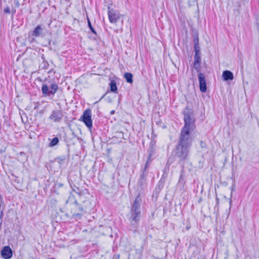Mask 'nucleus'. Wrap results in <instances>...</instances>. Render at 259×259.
<instances>
[{"label":"nucleus","instance_id":"24","mask_svg":"<svg viewBox=\"0 0 259 259\" xmlns=\"http://www.w3.org/2000/svg\"><path fill=\"white\" fill-rule=\"evenodd\" d=\"M66 156H59V157H58L56 158V160L57 161V162L60 163V164H62L63 163H64V161L66 160Z\"/></svg>","mask_w":259,"mask_h":259},{"label":"nucleus","instance_id":"7","mask_svg":"<svg viewBox=\"0 0 259 259\" xmlns=\"http://www.w3.org/2000/svg\"><path fill=\"white\" fill-rule=\"evenodd\" d=\"M73 208L71 209V212L73 216H81L83 211V208L78 204L76 200H75L72 203Z\"/></svg>","mask_w":259,"mask_h":259},{"label":"nucleus","instance_id":"1","mask_svg":"<svg viewBox=\"0 0 259 259\" xmlns=\"http://www.w3.org/2000/svg\"><path fill=\"white\" fill-rule=\"evenodd\" d=\"M192 139H187L179 137L174 152L175 156L180 162L188 160L189 148L191 145Z\"/></svg>","mask_w":259,"mask_h":259},{"label":"nucleus","instance_id":"17","mask_svg":"<svg viewBox=\"0 0 259 259\" xmlns=\"http://www.w3.org/2000/svg\"><path fill=\"white\" fill-rule=\"evenodd\" d=\"M124 77L125 78L126 81L127 82L130 83H133V74L131 73L126 72L124 74Z\"/></svg>","mask_w":259,"mask_h":259},{"label":"nucleus","instance_id":"35","mask_svg":"<svg viewBox=\"0 0 259 259\" xmlns=\"http://www.w3.org/2000/svg\"><path fill=\"white\" fill-rule=\"evenodd\" d=\"M216 200H217V203H218V202H219V198L217 197H216Z\"/></svg>","mask_w":259,"mask_h":259},{"label":"nucleus","instance_id":"2","mask_svg":"<svg viewBox=\"0 0 259 259\" xmlns=\"http://www.w3.org/2000/svg\"><path fill=\"white\" fill-rule=\"evenodd\" d=\"M142 200L139 194L135 198L130 209V215L128 218L131 226L136 229L138 227L141 217V203Z\"/></svg>","mask_w":259,"mask_h":259},{"label":"nucleus","instance_id":"13","mask_svg":"<svg viewBox=\"0 0 259 259\" xmlns=\"http://www.w3.org/2000/svg\"><path fill=\"white\" fill-rule=\"evenodd\" d=\"M167 176V175L165 172H164V174L162 175L155 188V190L157 192H160L162 188H163L164 184L165 182Z\"/></svg>","mask_w":259,"mask_h":259},{"label":"nucleus","instance_id":"31","mask_svg":"<svg viewBox=\"0 0 259 259\" xmlns=\"http://www.w3.org/2000/svg\"><path fill=\"white\" fill-rule=\"evenodd\" d=\"M105 96V94H104L100 99V100L98 101H97L95 103V104H97L99 102H100Z\"/></svg>","mask_w":259,"mask_h":259},{"label":"nucleus","instance_id":"33","mask_svg":"<svg viewBox=\"0 0 259 259\" xmlns=\"http://www.w3.org/2000/svg\"><path fill=\"white\" fill-rule=\"evenodd\" d=\"M114 113H115V110H112V111H111V112H110V114H114Z\"/></svg>","mask_w":259,"mask_h":259},{"label":"nucleus","instance_id":"6","mask_svg":"<svg viewBox=\"0 0 259 259\" xmlns=\"http://www.w3.org/2000/svg\"><path fill=\"white\" fill-rule=\"evenodd\" d=\"M63 112L61 110L56 109L53 110L49 116V119L54 122H60L63 119Z\"/></svg>","mask_w":259,"mask_h":259},{"label":"nucleus","instance_id":"36","mask_svg":"<svg viewBox=\"0 0 259 259\" xmlns=\"http://www.w3.org/2000/svg\"><path fill=\"white\" fill-rule=\"evenodd\" d=\"M257 29H258V31H259V23L257 24Z\"/></svg>","mask_w":259,"mask_h":259},{"label":"nucleus","instance_id":"29","mask_svg":"<svg viewBox=\"0 0 259 259\" xmlns=\"http://www.w3.org/2000/svg\"><path fill=\"white\" fill-rule=\"evenodd\" d=\"M28 39L30 43H32L33 42H34V41H35V38L34 37H32L29 36Z\"/></svg>","mask_w":259,"mask_h":259},{"label":"nucleus","instance_id":"12","mask_svg":"<svg viewBox=\"0 0 259 259\" xmlns=\"http://www.w3.org/2000/svg\"><path fill=\"white\" fill-rule=\"evenodd\" d=\"M3 257L5 259H10L12 257L13 252L11 248L8 246H4L1 251Z\"/></svg>","mask_w":259,"mask_h":259},{"label":"nucleus","instance_id":"23","mask_svg":"<svg viewBox=\"0 0 259 259\" xmlns=\"http://www.w3.org/2000/svg\"><path fill=\"white\" fill-rule=\"evenodd\" d=\"M42 59L43 60V62L41 63L40 66L42 69H47L49 66V64L48 62L45 60V57L42 56Z\"/></svg>","mask_w":259,"mask_h":259},{"label":"nucleus","instance_id":"37","mask_svg":"<svg viewBox=\"0 0 259 259\" xmlns=\"http://www.w3.org/2000/svg\"><path fill=\"white\" fill-rule=\"evenodd\" d=\"M119 257V255H118L117 256V259H118Z\"/></svg>","mask_w":259,"mask_h":259},{"label":"nucleus","instance_id":"38","mask_svg":"<svg viewBox=\"0 0 259 259\" xmlns=\"http://www.w3.org/2000/svg\"><path fill=\"white\" fill-rule=\"evenodd\" d=\"M169 165H170V164H168V165L167 168H169Z\"/></svg>","mask_w":259,"mask_h":259},{"label":"nucleus","instance_id":"11","mask_svg":"<svg viewBox=\"0 0 259 259\" xmlns=\"http://www.w3.org/2000/svg\"><path fill=\"white\" fill-rule=\"evenodd\" d=\"M108 15L109 21L112 23H116L120 19L119 14L113 9L108 11Z\"/></svg>","mask_w":259,"mask_h":259},{"label":"nucleus","instance_id":"21","mask_svg":"<svg viewBox=\"0 0 259 259\" xmlns=\"http://www.w3.org/2000/svg\"><path fill=\"white\" fill-rule=\"evenodd\" d=\"M59 142V139L57 137L54 138L50 143H49V146L50 147H54L56 145H57Z\"/></svg>","mask_w":259,"mask_h":259},{"label":"nucleus","instance_id":"40","mask_svg":"<svg viewBox=\"0 0 259 259\" xmlns=\"http://www.w3.org/2000/svg\"><path fill=\"white\" fill-rule=\"evenodd\" d=\"M169 165H170V164H168V165L167 168H169Z\"/></svg>","mask_w":259,"mask_h":259},{"label":"nucleus","instance_id":"26","mask_svg":"<svg viewBox=\"0 0 259 259\" xmlns=\"http://www.w3.org/2000/svg\"><path fill=\"white\" fill-rule=\"evenodd\" d=\"M4 208L1 207V205H0V219H3L4 217Z\"/></svg>","mask_w":259,"mask_h":259},{"label":"nucleus","instance_id":"39","mask_svg":"<svg viewBox=\"0 0 259 259\" xmlns=\"http://www.w3.org/2000/svg\"><path fill=\"white\" fill-rule=\"evenodd\" d=\"M169 165H170V164H168V165L167 168H169Z\"/></svg>","mask_w":259,"mask_h":259},{"label":"nucleus","instance_id":"16","mask_svg":"<svg viewBox=\"0 0 259 259\" xmlns=\"http://www.w3.org/2000/svg\"><path fill=\"white\" fill-rule=\"evenodd\" d=\"M223 79L225 81L231 80L233 79L234 75L233 73L229 70H225L223 72Z\"/></svg>","mask_w":259,"mask_h":259},{"label":"nucleus","instance_id":"22","mask_svg":"<svg viewBox=\"0 0 259 259\" xmlns=\"http://www.w3.org/2000/svg\"><path fill=\"white\" fill-rule=\"evenodd\" d=\"M194 50H200V47L199 46V39H198V37L197 35L194 37Z\"/></svg>","mask_w":259,"mask_h":259},{"label":"nucleus","instance_id":"14","mask_svg":"<svg viewBox=\"0 0 259 259\" xmlns=\"http://www.w3.org/2000/svg\"><path fill=\"white\" fill-rule=\"evenodd\" d=\"M44 29V27H43L42 25H38L32 32L31 35L36 37L42 36V34Z\"/></svg>","mask_w":259,"mask_h":259},{"label":"nucleus","instance_id":"19","mask_svg":"<svg viewBox=\"0 0 259 259\" xmlns=\"http://www.w3.org/2000/svg\"><path fill=\"white\" fill-rule=\"evenodd\" d=\"M87 21H88V25L90 30L95 35V36L94 37V38L95 39H96V37L98 36L97 33L96 31V30H95V29L93 28V27L92 26V25L91 24V22L89 18H87Z\"/></svg>","mask_w":259,"mask_h":259},{"label":"nucleus","instance_id":"15","mask_svg":"<svg viewBox=\"0 0 259 259\" xmlns=\"http://www.w3.org/2000/svg\"><path fill=\"white\" fill-rule=\"evenodd\" d=\"M147 176V172H142V173L141 174V175L140 176L139 180L137 182V185L139 187H141V188H143L146 185V181H147V179H146Z\"/></svg>","mask_w":259,"mask_h":259},{"label":"nucleus","instance_id":"28","mask_svg":"<svg viewBox=\"0 0 259 259\" xmlns=\"http://www.w3.org/2000/svg\"><path fill=\"white\" fill-rule=\"evenodd\" d=\"M200 146L202 147V148H205L206 146V143L204 141H201L200 142Z\"/></svg>","mask_w":259,"mask_h":259},{"label":"nucleus","instance_id":"34","mask_svg":"<svg viewBox=\"0 0 259 259\" xmlns=\"http://www.w3.org/2000/svg\"><path fill=\"white\" fill-rule=\"evenodd\" d=\"M15 13H16V10H12V14L13 15H14L15 14Z\"/></svg>","mask_w":259,"mask_h":259},{"label":"nucleus","instance_id":"30","mask_svg":"<svg viewBox=\"0 0 259 259\" xmlns=\"http://www.w3.org/2000/svg\"><path fill=\"white\" fill-rule=\"evenodd\" d=\"M14 4L17 8H18L20 6L19 1L18 0H14Z\"/></svg>","mask_w":259,"mask_h":259},{"label":"nucleus","instance_id":"25","mask_svg":"<svg viewBox=\"0 0 259 259\" xmlns=\"http://www.w3.org/2000/svg\"><path fill=\"white\" fill-rule=\"evenodd\" d=\"M151 161V160H149L147 159V161L146 162V163H145V166H144V168H143V169L142 170V172H146V170H147V169L149 167V163Z\"/></svg>","mask_w":259,"mask_h":259},{"label":"nucleus","instance_id":"41","mask_svg":"<svg viewBox=\"0 0 259 259\" xmlns=\"http://www.w3.org/2000/svg\"><path fill=\"white\" fill-rule=\"evenodd\" d=\"M168 162H169V160H168V161L167 162V164L168 163Z\"/></svg>","mask_w":259,"mask_h":259},{"label":"nucleus","instance_id":"9","mask_svg":"<svg viewBox=\"0 0 259 259\" xmlns=\"http://www.w3.org/2000/svg\"><path fill=\"white\" fill-rule=\"evenodd\" d=\"M199 80L200 91L202 93H205L207 91L206 82L205 75L202 73H199L198 74Z\"/></svg>","mask_w":259,"mask_h":259},{"label":"nucleus","instance_id":"5","mask_svg":"<svg viewBox=\"0 0 259 259\" xmlns=\"http://www.w3.org/2000/svg\"><path fill=\"white\" fill-rule=\"evenodd\" d=\"M79 120L82 121L88 128L91 129L93 126L91 110L90 109L84 110Z\"/></svg>","mask_w":259,"mask_h":259},{"label":"nucleus","instance_id":"3","mask_svg":"<svg viewBox=\"0 0 259 259\" xmlns=\"http://www.w3.org/2000/svg\"><path fill=\"white\" fill-rule=\"evenodd\" d=\"M184 125L182 127L179 137L191 139L190 137V131H193L195 128V120H184Z\"/></svg>","mask_w":259,"mask_h":259},{"label":"nucleus","instance_id":"27","mask_svg":"<svg viewBox=\"0 0 259 259\" xmlns=\"http://www.w3.org/2000/svg\"><path fill=\"white\" fill-rule=\"evenodd\" d=\"M4 12L5 13H8V14H10L11 13V11H10V9L9 7H7L6 8H5L4 10Z\"/></svg>","mask_w":259,"mask_h":259},{"label":"nucleus","instance_id":"4","mask_svg":"<svg viewBox=\"0 0 259 259\" xmlns=\"http://www.w3.org/2000/svg\"><path fill=\"white\" fill-rule=\"evenodd\" d=\"M58 90V85L54 83H51L50 85L44 83L41 87V92L43 96L54 97Z\"/></svg>","mask_w":259,"mask_h":259},{"label":"nucleus","instance_id":"32","mask_svg":"<svg viewBox=\"0 0 259 259\" xmlns=\"http://www.w3.org/2000/svg\"><path fill=\"white\" fill-rule=\"evenodd\" d=\"M2 222H3V219H0V230L1 229V227H2Z\"/></svg>","mask_w":259,"mask_h":259},{"label":"nucleus","instance_id":"18","mask_svg":"<svg viewBox=\"0 0 259 259\" xmlns=\"http://www.w3.org/2000/svg\"><path fill=\"white\" fill-rule=\"evenodd\" d=\"M148 160L152 161V158L155 153L154 148L152 146L150 147L148 149Z\"/></svg>","mask_w":259,"mask_h":259},{"label":"nucleus","instance_id":"8","mask_svg":"<svg viewBox=\"0 0 259 259\" xmlns=\"http://www.w3.org/2000/svg\"><path fill=\"white\" fill-rule=\"evenodd\" d=\"M182 113L184 115V120H195L193 110L188 106L184 109Z\"/></svg>","mask_w":259,"mask_h":259},{"label":"nucleus","instance_id":"20","mask_svg":"<svg viewBox=\"0 0 259 259\" xmlns=\"http://www.w3.org/2000/svg\"><path fill=\"white\" fill-rule=\"evenodd\" d=\"M110 91L112 92L115 93L117 92V89L116 86V83L115 81L112 80L110 84Z\"/></svg>","mask_w":259,"mask_h":259},{"label":"nucleus","instance_id":"10","mask_svg":"<svg viewBox=\"0 0 259 259\" xmlns=\"http://www.w3.org/2000/svg\"><path fill=\"white\" fill-rule=\"evenodd\" d=\"M195 51V55H194V67L196 69L197 72L200 71V63L201 61V59L200 57V50H194Z\"/></svg>","mask_w":259,"mask_h":259}]
</instances>
